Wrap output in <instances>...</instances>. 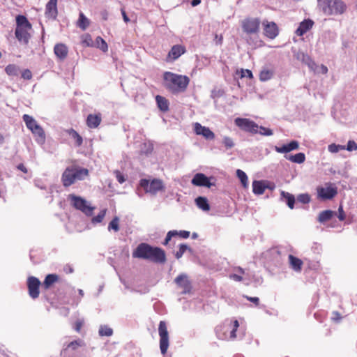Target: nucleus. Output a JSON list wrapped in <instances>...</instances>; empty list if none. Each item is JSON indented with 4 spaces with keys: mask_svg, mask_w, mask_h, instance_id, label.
Wrapping results in <instances>:
<instances>
[{
    "mask_svg": "<svg viewBox=\"0 0 357 357\" xmlns=\"http://www.w3.org/2000/svg\"><path fill=\"white\" fill-rule=\"evenodd\" d=\"M132 257L155 264H164L166 261V255L162 248L151 246L146 243H141L137 245L132 252Z\"/></svg>",
    "mask_w": 357,
    "mask_h": 357,
    "instance_id": "nucleus-1",
    "label": "nucleus"
},
{
    "mask_svg": "<svg viewBox=\"0 0 357 357\" xmlns=\"http://www.w3.org/2000/svg\"><path fill=\"white\" fill-rule=\"evenodd\" d=\"M190 79L186 75L166 71L162 75V85L171 93L177 95L186 91Z\"/></svg>",
    "mask_w": 357,
    "mask_h": 357,
    "instance_id": "nucleus-2",
    "label": "nucleus"
},
{
    "mask_svg": "<svg viewBox=\"0 0 357 357\" xmlns=\"http://www.w3.org/2000/svg\"><path fill=\"white\" fill-rule=\"evenodd\" d=\"M89 175V170L78 166L68 167L61 175L64 187H69L77 181L84 180Z\"/></svg>",
    "mask_w": 357,
    "mask_h": 357,
    "instance_id": "nucleus-3",
    "label": "nucleus"
},
{
    "mask_svg": "<svg viewBox=\"0 0 357 357\" xmlns=\"http://www.w3.org/2000/svg\"><path fill=\"white\" fill-rule=\"evenodd\" d=\"M32 29L31 24L29 22L27 18L19 15L16 17V28L15 35L17 40L24 45L29 43L31 38L29 31Z\"/></svg>",
    "mask_w": 357,
    "mask_h": 357,
    "instance_id": "nucleus-4",
    "label": "nucleus"
},
{
    "mask_svg": "<svg viewBox=\"0 0 357 357\" xmlns=\"http://www.w3.org/2000/svg\"><path fill=\"white\" fill-rule=\"evenodd\" d=\"M318 7L326 15H342L346 5L342 0H317Z\"/></svg>",
    "mask_w": 357,
    "mask_h": 357,
    "instance_id": "nucleus-5",
    "label": "nucleus"
},
{
    "mask_svg": "<svg viewBox=\"0 0 357 357\" xmlns=\"http://www.w3.org/2000/svg\"><path fill=\"white\" fill-rule=\"evenodd\" d=\"M22 119L26 124V128L31 131L36 137V140L40 144L45 142V134L43 128L37 123L33 116L29 114H24Z\"/></svg>",
    "mask_w": 357,
    "mask_h": 357,
    "instance_id": "nucleus-6",
    "label": "nucleus"
},
{
    "mask_svg": "<svg viewBox=\"0 0 357 357\" xmlns=\"http://www.w3.org/2000/svg\"><path fill=\"white\" fill-rule=\"evenodd\" d=\"M68 199L70 201L71 205L77 210L81 211L87 216H91L95 209L94 207L90 206L88 202L82 197L70 194Z\"/></svg>",
    "mask_w": 357,
    "mask_h": 357,
    "instance_id": "nucleus-7",
    "label": "nucleus"
},
{
    "mask_svg": "<svg viewBox=\"0 0 357 357\" xmlns=\"http://www.w3.org/2000/svg\"><path fill=\"white\" fill-rule=\"evenodd\" d=\"M158 334L160 336V349L161 354L165 355L169 345V333L167 323L165 321H160L159 323Z\"/></svg>",
    "mask_w": 357,
    "mask_h": 357,
    "instance_id": "nucleus-8",
    "label": "nucleus"
},
{
    "mask_svg": "<svg viewBox=\"0 0 357 357\" xmlns=\"http://www.w3.org/2000/svg\"><path fill=\"white\" fill-rule=\"evenodd\" d=\"M140 185L146 192L151 195H156L159 191L163 190L165 186L160 179L154 178L151 182L147 179H142L140 181Z\"/></svg>",
    "mask_w": 357,
    "mask_h": 357,
    "instance_id": "nucleus-9",
    "label": "nucleus"
},
{
    "mask_svg": "<svg viewBox=\"0 0 357 357\" xmlns=\"http://www.w3.org/2000/svg\"><path fill=\"white\" fill-rule=\"evenodd\" d=\"M235 124L244 131L258 133L259 126L248 119L236 118L235 119Z\"/></svg>",
    "mask_w": 357,
    "mask_h": 357,
    "instance_id": "nucleus-10",
    "label": "nucleus"
},
{
    "mask_svg": "<svg viewBox=\"0 0 357 357\" xmlns=\"http://www.w3.org/2000/svg\"><path fill=\"white\" fill-rule=\"evenodd\" d=\"M260 20L258 18H247L242 22V29L248 34L258 33Z\"/></svg>",
    "mask_w": 357,
    "mask_h": 357,
    "instance_id": "nucleus-11",
    "label": "nucleus"
},
{
    "mask_svg": "<svg viewBox=\"0 0 357 357\" xmlns=\"http://www.w3.org/2000/svg\"><path fill=\"white\" fill-rule=\"evenodd\" d=\"M40 285V282L37 278H36L34 276H30L28 278L27 287H28L29 295L33 299H36L39 296Z\"/></svg>",
    "mask_w": 357,
    "mask_h": 357,
    "instance_id": "nucleus-12",
    "label": "nucleus"
},
{
    "mask_svg": "<svg viewBox=\"0 0 357 357\" xmlns=\"http://www.w3.org/2000/svg\"><path fill=\"white\" fill-rule=\"evenodd\" d=\"M194 132L197 135L203 136L206 139L212 140L215 138V134L209 128L203 126L198 122L194 123Z\"/></svg>",
    "mask_w": 357,
    "mask_h": 357,
    "instance_id": "nucleus-13",
    "label": "nucleus"
},
{
    "mask_svg": "<svg viewBox=\"0 0 357 357\" xmlns=\"http://www.w3.org/2000/svg\"><path fill=\"white\" fill-rule=\"evenodd\" d=\"M264 31L266 36L271 39L275 38L278 34V29L276 24L273 22H263Z\"/></svg>",
    "mask_w": 357,
    "mask_h": 357,
    "instance_id": "nucleus-14",
    "label": "nucleus"
},
{
    "mask_svg": "<svg viewBox=\"0 0 357 357\" xmlns=\"http://www.w3.org/2000/svg\"><path fill=\"white\" fill-rule=\"evenodd\" d=\"M185 52V48L181 45H174L168 53L167 61H173L178 59Z\"/></svg>",
    "mask_w": 357,
    "mask_h": 357,
    "instance_id": "nucleus-15",
    "label": "nucleus"
},
{
    "mask_svg": "<svg viewBox=\"0 0 357 357\" xmlns=\"http://www.w3.org/2000/svg\"><path fill=\"white\" fill-rule=\"evenodd\" d=\"M192 183L196 186H204L210 188L213 184L211 183L209 178L202 173L196 174L192 179Z\"/></svg>",
    "mask_w": 357,
    "mask_h": 357,
    "instance_id": "nucleus-16",
    "label": "nucleus"
},
{
    "mask_svg": "<svg viewBox=\"0 0 357 357\" xmlns=\"http://www.w3.org/2000/svg\"><path fill=\"white\" fill-rule=\"evenodd\" d=\"M57 1L58 0H50L46 4L45 14L47 17L52 20L56 18L58 14Z\"/></svg>",
    "mask_w": 357,
    "mask_h": 357,
    "instance_id": "nucleus-17",
    "label": "nucleus"
},
{
    "mask_svg": "<svg viewBox=\"0 0 357 357\" xmlns=\"http://www.w3.org/2000/svg\"><path fill=\"white\" fill-rule=\"evenodd\" d=\"M175 283L183 289V293L186 294L190 291L191 284L185 274H180L175 280Z\"/></svg>",
    "mask_w": 357,
    "mask_h": 357,
    "instance_id": "nucleus-18",
    "label": "nucleus"
},
{
    "mask_svg": "<svg viewBox=\"0 0 357 357\" xmlns=\"http://www.w3.org/2000/svg\"><path fill=\"white\" fill-rule=\"evenodd\" d=\"M299 147V144L297 141L293 140L289 144H284L282 146H275L274 149L276 152L280 153H287L291 151L296 150Z\"/></svg>",
    "mask_w": 357,
    "mask_h": 357,
    "instance_id": "nucleus-19",
    "label": "nucleus"
},
{
    "mask_svg": "<svg viewBox=\"0 0 357 357\" xmlns=\"http://www.w3.org/2000/svg\"><path fill=\"white\" fill-rule=\"evenodd\" d=\"M54 52L58 59L63 61L68 56V48L63 43H58L54 45Z\"/></svg>",
    "mask_w": 357,
    "mask_h": 357,
    "instance_id": "nucleus-20",
    "label": "nucleus"
},
{
    "mask_svg": "<svg viewBox=\"0 0 357 357\" xmlns=\"http://www.w3.org/2000/svg\"><path fill=\"white\" fill-rule=\"evenodd\" d=\"M314 24V22L310 20H304L301 22L296 30V34L298 36H303L307 31H308L310 29H312Z\"/></svg>",
    "mask_w": 357,
    "mask_h": 357,
    "instance_id": "nucleus-21",
    "label": "nucleus"
},
{
    "mask_svg": "<svg viewBox=\"0 0 357 357\" xmlns=\"http://www.w3.org/2000/svg\"><path fill=\"white\" fill-rule=\"evenodd\" d=\"M337 194V190L331 187L321 188L318 190L319 196L323 199H331Z\"/></svg>",
    "mask_w": 357,
    "mask_h": 357,
    "instance_id": "nucleus-22",
    "label": "nucleus"
},
{
    "mask_svg": "<svg viewBox=\"0 0 357 357\" xmlns=\"http://www.w3.org/2000/svg\"><path fill=\"white\" fill-rule=\"evenodd\" d=\"M290 267L296 272H301L303 266V261L292 255H289Z\"/></svg>",
    "mask_w": 357,
    "mask_h": 357,
    "instance_id": "nucleus-23",
    "label": "nucleus"
},
{
    "mask_svg": "<svg viewBox=\"0 0 357 357\" xmlns=\"http://www.w3.org/2000/svg\"><path fill=\"white\" fill-rule=\"evenodd\" d=\"M266 186L264 181H254L252 182V192L255 195H262Z\"/></svg>",
    "mask_w": 357,
    "mask_h": 357,
    "instance_id": "nucleus-24",
    "label": "nucleus"
},
{
    "mask_svg": "<svg viewBox=\"0 0 357 357\" xmlns=\"http://www.w3.org/2000/svg\"><path fill=\"white\" fill-rule=\"evenodd\" d=\"M284 158L294 163L301 164L305 160V155L303 153H298L295 155H285Z\"/></svg>",
    "mask_w": 357,
    "mask_h": 357,
    "instance_id": "nucleus-25",
    "label": "nucleus"
},
{
    "mask_svg": "<svg viewBox=\"0 0 357 357\" xmlns=\"http://www.w3.org/2000/svg\"><path fill=\"white\" fill-rule=\"evenodd\" d=\"M59 280V276L56 274H48L43 283V287L45 289H48L50 287Z\"/></svg>",
    "mask_w": 357,
    "mask_h": 357,
    "instance_id": "nucleus-26",
    "label": "nucleus"
},
{
    "mask_svg": "<svg viewBox=\"0 0 357 357\" xmlns=\"http://www.w3.org/2000/svg\"><path fill=\"white\" fill-rule=\"evenodd\" d=\"M101 122V119L97 115L89 114L86 119L87 126L90 128H97Z\"/></svg>",
    "mask_w": 357,
    "mask_h": 357,
    "instance_id": "nucleus-27",
    "label": "nucleus"
},
{
    "mask_svg": "<svg viewBox=\"0 0 357 357\" xmlns=\"http://www.w3.org/2000/svg\"><path fill=\"white\" fill-rule=\"evenodd\" d=\"M155 100H156L157 105H158V108L162 112H165L168 111V109H169V102H168V100L165 97H162L161 96L158 95L155 97Z\"/></svg>",
    "mask_w": 357,
    "mask_h": 357,
    "instance_id": "nucleus-28",
    "label": "nucleus"
},
{
    "mask_svg": "<svg viewBox=\"0 0 357 357\" xmlns=\"http://www.w3.org/2000/svg\"><path fill=\"white\" fill-rule=\"evenodd\" d=\"M195 203L200 209L208 211L210 210V205L208 199L204 197H198L195 199Z\"/></svg>",
    "mask_w": 357,
    "mask_h": 357,
    "instance_id": "nucleus-29",
    "label": "nucleus"
},
{
    "mask_svg": "<svg viewBox=\"0 0 357 357\" xmlns=\"http://www.w3.org/2000/svg\"><path fill=\"white\" fill-rule=\"evenodd\" d=\"M335 213L331 210H325L321 211L318 216V221L321 223H324L331 220L334 215Z\"/></svg>",
    "mask_w": 357,
    "mask_h": 357,
    "instance_id": "nucleus-30",
    "label": "nucleus"
},
{
    "mask_svg": "<svg viewBox=\"0 0 357 357\" xmlns=\"http://www.w3.org/2000/svg\"><path fill=\"white\" fill-rule=\"evenodd\" d=\"M273 70L264 68L259 73V79L261 82L268 81L273 77Z\"/></svg>",
    "mask_w": 357,
    "mask_h": 357,
    "instance_id": "nucleus-31",
    "label": "nucleus"
},
{
    "mask_svg": "<svg viewBox=\"0 0 357 357\" xmlns=\"http://www.w3.org/2000/svg\"><path fill=\"white\" fill-rule=\"evenodd\" d=\"M281 196L282 198H284L285 200H286V203L287 204V206L291 208V209H293L294 207V204H295V197L293 195L289 193V192H284V191H282L281 192Z\"/></svg>",
    "mask_w": 357,
    "mask_h": 357,
    "instance_id": "nucleus-32",
    "label": "nucleus"
},
{
    "mask_svg": "<svg viewBox=\"0 0 357 357\" xmlns=\"http://www.w3.org/2000/svg\"><path fill=\"white\" fill-rule=\"evenodd\" d=\"M119 218L115 216L109 223L107 229L109 231H114V232H118L120 229L119 227Z\"/></svg>",
    "mask_w": 357,
    "mask_h": 357,
    "instance_id": "nucleus-33",
    "label": "nucleus"
},
{
    "mask_svg": "<svg viewBox=\"0 0 357 357\" xmlns=\"http://www.w3.org/2000/svg\"><path fill=\"white\" fill-rule=\"evenodd\" d=\"M67 132L72 138L75 139V144L77 146H80L82 144V137L77 133V131H75L74 129H70L67 130Z\"/></svg>",
    "mask_w": 357,
    "mask_h": 357,
    "instance_id": "nucleus-34",
    "label": "nucleus"
},
{
    "mask_svg": "<svg viewBox=\"0 0 357 357\" xmlns=\"http://www.w3.org/2000/svg\"><path fill=\"white\" fill-rule=\"evenodd\" d=\"M5 71L9 76H18L20 68L15 64H9L5 68Z\"/></svg>",
    "mask_w": 357,
    "mask_h": 357,
    "instance_id": "nucleus-35",
    "label": "nucleus"
},
{
    "mask_svg": "<svg viewBox=\"0 0 357 357\" xmlns=\"http://www.w3.org/2000/svg\"><path fill=\"white\" fill-rule=\"evenodd\" d=\"M236 176L240 179L243 188H247L248 186V178L246 174L241 169H237Z\"/></svg>",
    "mask_w": 357,
    "mask_h": 357,
    "instance_id": "nucleus-36",
    "label": "nucleus"
},
{
    "mask_svg": "<svg viewBox=\"0 0 357 357\" xmlns=\"http://www.w3.org/2000/svg\"><path fill=\"white\" fill-rule=\"evenodd\" d=\"M94 46L97 48H99L104 52H107L108 50V46L107 43L103 40L101 37L98 36L96 38Z\"/></svg>",
    "mask_w": 357,
    "mask_h": 357,
    "instance_id": "nucleus-37",
    "label": "nucleus"
},
{
    "mask_svg": "<svg viewBox=\"0 0 357 357\" xmlns=\"http://www.w3.org/2000/svg\"><path fill=\"white\" fill-rule=\"evenodd\" d=\"M89 25V21L88 18L82 13H80L78 20V26L82 30H85Z\"/></svg>",
    "mask_w": 357,
    "mask_h": 357,
    "instance_id": "nucleus-38",
    "label": "nucleus"
},
{
    "mask_svg": "<svg viewBox=\"0 0 357 357\" xmlns=\"http://www.w3.org/2000/svg\"><path fill=\"white\" fill-rule=\"evenodd\" d=\"M187 250L190 252H192V249L188 245L184 243L180 244L178 250L175 254L176 258L178 259H180Z\"/></svg>",
    "mask_w": 357,
    "mask_h": 357,
    "instance_id": "nucleus-39",
    "label": "nucleus"
},
{
    "mask_svg": "<svg viewBox=\"0 0 357 357\" xmlns=\"http://www.w3.org/2000/svg\"><path fill=\"white\" fill-rule=\"evenodd\" d=\"M98 333L100 336L109 337L113 334V330L106 325H101L100 326Z\"/></svg>",
    "mask_w": 357,
    "mask_h": 357,
    "instance_id": "nucleus-40",
    "label": "nucleus"
},
{
    "mask_svg": "<svg viewBox=\"0 0 357 357\" xmlns=\"http://www.w3.org/2000/svg\"><path fill=\"white\" fill-rule=\"evenodd\" d=\"M106 211H107V209L101 210L96 216H95L92 218V220H91L92 223H93V224L100 223L103 220V219L105 216Z\"/></svg>",
    "mask_w": 357,
    "mask_h": 357,
    "instance_id": "nucleus-41",
    "label": "nucleus"
},
{
    "mask_svg": "<svg viewBox=\"0 0 357 357\" xmlns=\"http://www.w3.org/2000/svg\"><path fill=\"white\" fill-rule=\"evenodd\" d=\"M328 150L329 152L332 153H337L340 151L345 150V146L336 144H331L328 145Z\"/></svg>",
    "mask_w": 357,
    "mask_h": 357,
    "instance_id": "nucleus-42",
    "label": "nucleus"
},
{
    "mask_svg": "<svg viewBox=\"0 0 357 357\" xmlns=\"http://www.w3.org/2000/svg\"><path fill=\"white\" fill-rule=\"evenodd\" d=\"M239 327V324L238 320H234L232 322V329L230 331V338L231 339H235L236 337V332Z\"/></svg>",
    "mask_w": 357,
    "mask_h": 357,
    "instance_id": "nucleus-43",
    "label": "nucleus"
},
{
    "mask_svg": "<svg viewBox=\"0 0 357 357\" xmlns=\"http://www.w3.org/2000/svg\"><path fill=\"white\" fill-rule=\"evenodd\" d=\"M258 133L264 136H271L273 135V131L270 128L259 126Z\"/></svg>",
    "mask_w": 357,
    "mask_h": 357,
    "instance_id": "nucleus-44",
    "label": "nucleus"
},
{
    "mask_svg": "<svg viewBox=\"0 0 357 357\" xmlns=\"http://www.w3.org/2000/svg\"><path fill=\"white\" fill-rule=\"evenodd\" d=\"M297 200L303 204H308L310 202V197L308 194H300L297 197Z\"/></svg>",
    "mask_w": 357,
    "mask_h": 357,
    "instance_id": "nucleus-45",
    "label": "nucleus"
},
{
    "mask_svg": "<svg viewBox=\"0 0 357 357\" xmlns=\"http://www.w3.org/2000/svg\"><path fill=\"white\" fill-rule=\"evenodd\" d=\"M178 235V231L176 230H171L168 231L167 234L166 238L163 242V244L165 245H167L169 241L172 239V237L176 236Z\"/></svg>",
    "mask_w": 357,
    "mask_h": 357,
    "instance_id": "nucleus-46",
    "label": "nucleus"
},
{
    "mask_svg": "<svg viewBox=\"0 0 357 357\" xmlns=\"http://www.w3.org/2000/svg\"><path fill=\"white\" fill-rule=\"evenodd\" d=\"M222 143L227 149H231L234 146V143L232 139L229 137H224Z\"/></svg>",
    "mask_w": 357,
    "mask_h": 357,
    "instance_id": "nucleus-47",
    "label": "nucleus"
},
{
    "mask_svg": "<svg viewBox=\"0 0 357 357\" xmlns=\"http://www.w3.org/2000/svg\"><path fill=\"white\" fill-rule=\"evenodd\" d=\"M345 149L348 151H353L357 150V144L354 140H349Z\"/></svg>",
    "mask_w": 357,
    "mask_h": 357,
    "instance_id": "nucleus-48",
    "label": "nucleus"
},
{
    "mask_svg": "<svg viewBox=\"0 0 357 357\" xmlns=\"http://www.w3.org/2000/svg\"><path fill=\"white\" fill-rule=\"evenodd\" d=\"M114 174L116 176V180L121 184L123 183L126 181V178L124 175L119 170H115Z\"/></svg>",
    "mask_w": 357,
    "mask_h": 357,
    "instance_id": "nucleus-49",
    "label": "nucleus"
},
{
    "mask_svg": "<svg viewBox=\"0 0 357 357\" xmlns=\"http://www.w3.org/2000/svg\"><path fill=\"white\" fill-rule=\"evenodd\" d=\"M82 344H83L82 340H75V341H73L70 343H69V344L68 345V347L71 348L73 350H75L78 347L82 346Z\"/></svg>",
    "mask_w": 357,
    "mask_h": 357,
    "instance_id": "nucleus-50",
    "label": "nucleus"
},
{
    "mask_svg": "<svg viewBox=\"0 0 357 357\" xmlns=\"http://www.w3.org/2000/svg\"><path fill=\"white\" fill-rule=\"evenodd\" d=\"M22 77L24 79L29 80L32 78V73L30 70L25 69L22 73Z\"/></svg>",
    "mask_w": 357,
    "mask_h": 357,
    "instance_id": "nucleus-51",
    "label": "nucleus"
},
{
    "mask_svg": "<svg viewBox=\"0 0 357 357\" xmlns=\"http://www.w3.org/2000/svg\"><path fill=\"white\" fill-rule=\"evenodd\" d=\"M241 77H248V78H250V79H252L253 77V75H252V73L251 70H248V69H241Z\"/></svg>",
    "mask_w": 357,
    "mask_h": 357,
    "instance_id": "nucleus-52",
    "label": "nucleus"
},
{
    "mask_svg": "<svg viewBox=\"0 0 357 357\" xmlns=\"http://www.w3.org/2000/svg\"><path fill=\"white\" fill-rule=\"evenodd\" d=\"M337 218L340 221H343L345 220L346 215H345V213H344V211L343 210V207L342 205H340L338 208Z\"/></svg>",
    "mask_w": 357,
    "mask_h": 357,
    "instance_id": "nucleus-53",
    "label": "nucleus"
},
{
    "mask_svg": "<svg viewBox=\"0 0 357 357\" xmlns=\"http://www.w3.org/2000/svg\"><path fill=\"white\" fill-rule=\"evenodd\" d=\"M179 237L183 238H188L190 236V231H185V230H181L178 231V235Z\"/></svg>",
    "mask_w": 357,
    "mask_h": 357,
    "instance_id": "nucleus-54",
    "label": "nucleus"
},
{
    "mask_svg": "<svg viewBox=\"0 0 357 357\" xmlns=\"http://www.w3.org/2000/svg\"><path fill=\"white\" fill-rule=\"evenodd\" d=\"M229 278L236 282H241L243 280L242 276L236 273L231 274Z\"/></svg>",
    "mask_w": 357,
    "mask_h": 357,
    "instance_id": "nucleus-55",
    "label": "nucleus"
},
{
    "mask_svg": "<svg viewBox=\"0 0 357 357\" xmlns=\"http://www.w3.org/2000/svg\"><path fill=\"white\" fill-rule=\"evenodd\" d=\"M246 298L254 303L256 305H259V299L258 297H249V296H246Z\"/></svg>",
    "mask_w": 357,
    "mask_h": 357,
    "instance_id": "nucleus-56",
    "label": "nucleus"
},
{
    "mask_svg": "<svg viewBox=\"0 0 357 357\" xmlns=\"http://www.w3.org/2000/svg\"><path fill=\"white\" fill-rule=\"evenodd\" d=\"M92 43V39L89 36H87L86 39L83 40V43L86 44V46H91Z\"/></svg>",
    "mask_w": 357,
    "mask_h": 357,
    "instance_id": "nucleus-57",
    "label": "nucleus"
},
{
    "mask_svg": "<svg viewBox=\"0 0 357 357\" xmlns=\"http://www.w3.org/2000/svg\"><path fill=\"white\" fill-rule=\"evenodd\" d=\"M17 169L22 171L24 173H27V169L26 167L22 164L20 163L17 166Z\"/></svg>",
    "mask_w": 357,
    "mask_h": 357,
    "instance_id": "nucleus-58",
    "label": "nucleus"
},
{
    "mask_svg": "<svg viewBox=\"0 0 357 357\" xmlns=\"http://www.w3.org/2000/svg\"><path fill=\"white\" fill-rule=\"evenodd\" d=\"M82 326V322L80 321H76L75 323V330L77 331V332H79Z\"/></svg>",
    "mask_w": 357,
    "mask_h": 357,
    "instance_id": "nucleus-59",
    "label": "nucleus"
},
{
    "mask_svg": "<svg viewBox=\"0 0 357 357\" xmlns=\"http://www.w3.org/2000/svg\"><path fill=\"white\" fill-rule=\"evenodd\" d=\"M63 270L66 273H72L73 272V268L68 264L64 266Z\"/></svg>",
    "mask_w": 357,
    "mask_h": 357,
    "instance_id": "nucleus-60",
    "label": "nucleus"
},
{
    "mask_svg": "<svg viewBox=\"0 0 357 357\" xmlns=\"http://www.w3.org/2000/svg\"><path fill=\"white\" fill-rule=\"evenodd\" d=\"M121 13H122V16H123V20L125 21V22H128L130 21V19L127 16L125 10H121Z\"/></svg>",
    "mask_w": 357,
    "mask_h": 357,
    "instance_id": "nucleus-61",
    "label": "nucleus"
},
{
    "mask_svg": "<svg viewBox=\"0 0 357 357\" xmlns=\"http://www.w3.org/2000/svg\"><path fill=\"white\" fill-rule=\"evenodd\" d=\"M321 72L323 74H326L328 73V68L324 65H321Z\"/></svg>",
    "mask_w": 357,
    "mask_h": 357,
    "instance_id": "nucleus-62",
    "label": "nucleus"
},
{
    "mask_svg": "<svg viewBox=\"0 0 357 357\" xmlns=\"http://www.w3.org/2000/svg\"><path fill=\"white\" fill-rule=\"evenodd\" d=\"M234 271H238V272L239 273H241V274H244V273H245V271H244L243 268H241V267H240V266L236 267V268H234Z\"/></svg>",
    "mask_w": 357,
    "mask_h": 357,
    "instance_id": "nucleus-63",
    "label": "nucleus"
},
{
    "mask_svg": "<svg viewBox=\"0 0 357 357\" xmlns=\"http://www.w3.org/2000/svg\"><path fill=\"white\" fill-rule=\"evenodd\" d=\"M201 2V0H192L191 1V5L192 6H196L197 5H199Z\"/></svg>",
    "mask_w": 357,
    "mask_h": 357,
    "instance_id": "nucleus-64",
    "label": "nucleus"
}]
</instances>
